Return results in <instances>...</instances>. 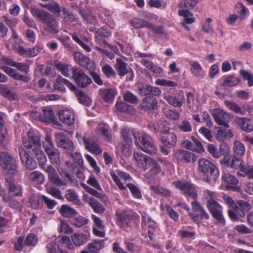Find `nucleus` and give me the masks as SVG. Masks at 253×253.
I'll return each instance as SVG.
<instances>
[{
    "mask_svg": "<svg viewBox=\"0 0 253 253\" xmlns=\"http://www.w3.org/2000/svg\"><path fill=\"white\" fill-rule=\"evenodd\" d=\"M133 159L135 166L139 170L145 171L150 169L147 174L150 176H156L162 171L161 166L155 159L139 151H134Z\"/></svg>",
    "mask_w": 253,
    "mask_h": 253,
    "instance_id": "1",
    "label": "nucleus"
},
{
    "mask_svg": "<svg viewBox=\"0 0 253 253\" xmlns=\"http://www.w3.org/2000/svg\"><path fill=\"white\" fill-rule=\"evenodd\" d=\"M30 12L32 16L46 26V30L54 34L59 32L58 22L49 12L37 7H32Z\"/></svg>",
    "mask_w": 253,
    "mask_h": 253,
    "instance_id": "2",
    "label": "nucleus"
},
{
    "mask_svg": "<svg viewBox=\"0 0 253 253\" xmlns=\"http://www.w3.org/2000/svg\"><path fill=\"white\" fill-rule=\"evenodd\" d=\"M133 136L135 144L142 151L151 155L157 153L158 149L156 144L147 133L134 132Z\"/></svg>",
    "mask_w": 253,
    "mask_h": 253,
    "instance_id": "3",
    "label": "nucleus"
},
{
    "mask_svg": "<svg viewBox=\"0 0 253 253\" xmlns=\"http://www.w3.org/2000/svg\"><path fill=\"white\" fill-rule=\"evenodd\" d=\"M198 170L203 174L205 181L208 183L215 181L219 176V171L216 167L205 158L199 160Z\"/></svg>",
    "mask_w": 253,
    "mask_h": 253,
    "instance_id": "4",
    "label": "nucleus"
},
{
    "mask_svg": "<svg viewBox=\"0 0 253 253\" xmlns=\"http://www.w3.org/2000/svg\"><path fill=\"white\" fill-rule=\"evenodd\" d=\"M42 145L51 164L60 165L62 160L61 153L59 150L54 146L50 136L46 135L45 142H43Z\"/></svg>",
    "mask_w": 253,
    "mask_h": 253,
    "instance_id": "5",
    "label": "nucleus"
},
{
    "mask_svg": "<svg viewBox=\"0 0 253 253\" xmlns=\"http://www.w3.org/2000/svg\"><path fill=\"white\" fill-rule=\"evenodd\" d=\"M116 223L121 228L126 229L139 219V216L136 213L126 211H118L115 214Z\"/></svg>",
    "mask_w": 253,
    "mask_h": 253,
    "instance_id": "6",
    "label": "nucleus"
},
{
    "mask_svg": "<svg viewBox=\"0 0 253 253\" xmlns=\"http://www.w3.org/2000/svg\"><path fill=\"white\" fill-rule=\"evenodd\" d=\"M191 206L193 212L189 211L188 215L195 223L199 224L202 220L209 218V214L198 202L193 201Z\"/></svg>",
    "mask_w": 253,
    "mask_h": 253,
    "instance_id": "7",
    "label": "nucleus"
},
{
    "mask_svg": "<svg viewBox=\"0 0 253 253\" xmlns=\"http://www.w3.org/2000/svg\"><path fill=\"white\" fill-rule=\"evenodd\" d=\"M70 70L72 74V78L79 87L85 88L92 83L91 79L81 69L77 67H73Z\"/></svg>",
    "mask_w": 253,
    "mask_h": 253,
    "instance_id": "8",
    "label": "nucleus"
},
{
    "mask_svg": "<svg viewBox=\"0 0 253 253\" xmlns=\"http://www.w3.org/2000/svg\"><path fill=\"white\" fill-rule=\"evenodd\" d=\"M55 140L58 147L64 149L66 152L69 154L75 150L74 144L63 132H58L55 134Z\"/></svg>",
    "mask_w": 253,
    "mask_h": 253,
    "instance_id": "9",
    "label": "nucleus"
},
{
    "mask_svg": "<svg viewBox=\"0 0 253 253\" xmlns=\"http://www.w3.org/2000/svg\"><path fill=\"white\" fill-rule=\"evenodd\" d=\"M23 144L26 149L30 150L31 153L38 148L41 147L39 136L31 131L28 132L27 137L23 138Z\"/></svg>",
    "mask_w": 253,
    "mask_h": 253,
    "instance_id": "10",
    "label": "nucleus"
},
{
    "mask_svg": "<svg viewBox=\"0 0 253 253\" xmlns=\"http://www.w3.org/2000/svg\"><path fill=\"white\" fill-rule=\"evenodd\" d=\"M207 207L212 217L216 220L217 224L221 226L225 225V221L222 214V208L217 202L215 201L211 203Z\"/></svg>",
    "mask_w": 253,
    "mask_h": 253,
    "instance_id": "11",
    "label": "nucleus"
},
{
    "mask_svg": "<svg viewBox=\"0 0 253 253\" xmlns=\"http://www.w3.org/2000/svg\"><path fill=\"white\" fill-rule=\"evenodd\" d=\"M0 166L2 169L7 170L9 174H14L17 172L16 161L8 153H3Z\"/></svg>",
    "mask_w": 253,
    "mask_h": 253,
    "instance_id": "12",
    "label": "nucleus"
},
{
    "mask_svg": "<svg viewBox=\"0 0 253 253\" xmlns=\"http://www.w3.org/2000/svg\"><path fill=\"white\" fill-rule=\"evenodd\" d=\"M173 185L177 188L183 192L185 195L195 199L197 197V194L195 188L188 182L176 181L173 182Z\"/></svg>",
    "mask_w": 253,
    "mask_h": 253,
    "instance_id": "13",
    "label": "nucleus"
},
{
    "mask_svg": "<svg viewBox=\"0 0 253 253\" xmlns=\"http://www.w3.org/2000/svg\"><path fill=\"white\" fill-rule=\"evenodd\" d=\"M48 174V178L50 182L55 185L65 184V183L60 180V177L58 175L55 169L51 166H46V164L40 167Z\"/></svg>",
    "mask_w": 253,
    "mask_h": 253,
    "instance_id": "14",
    "label": "nucleus"
},
{
    "mask_svg": "<svg viewBox=\"0 0 253 253\" xmlns=\"http://www.w3.org/2000/svg\"><path fill=\"white\" fill-rule=\"evenodd\" d=\"M19 155L21 161L26 169L32 170L37 167L36 161L24 149H21L19 150Z\"/></svg>",
    "mask_w": 253,
    "mask_h": 253,
    "instance_id": "15",
    "label": "nucleus"
},
{
    "mask_svg": "<svg viewBox=\"0 0 253 253\" xmlns=\"http://www.w3.org/2000/svg\"><path fill=\"white\" fill-rule=\"evenodd\" d=\"M212 116L215 122L220 126L229 128L228 124L229 118V115L224 111L220 109H216L214 110Z\"/></svg>",
    "mask_w": 253,
    "mask_h": 253,
    "instance_id": "16",
    "label": "nucleus"
},
{
    "mask_svg": "<svg viewBox=\"0 0 253 253\" xmlns=\"http://www.w3.org/2000/svg\"><path fill=\"white\" fill-rule=\"evenodd\" d=\"M74 58L75 62L82 67L88 70L93 68V63L85 55L79 52H75L74 54Z\"/></svg>",
    "mask_w": 253,
    "mask_h": 253,
    "instance_id": "17",
    "label": "nucleus"
},
{
    "mask_svg": "<svg viewBox=\"0 0 253 253\" xmlns=\"http://www.w3.org/2000/svg\"><path fill=\"white\" fill-rule=\"evenodd\" d=\"M141 109L145 111H150L158 108V101L156 98L148 96L144 98L139 105Z\"/></svg>",
    "mask_w": 253,
    "mask_h": 253,
    "instance_id": "18",
    "label": "nucleus"
},
{
    "mask_svg": "<svg viewBox=\"0 0 253 253\" xmlns=\"http://www.w3.org/2000/svg\"><path fill=\"white\" fill-rule=\"evenodd\" d=\"M222 179L226 184V188L235 192H239L240 188L237 186L238 179L230 173H224L222 176Z\"/></svg>",
    "mask_w": 253,
    "mask_h": 253,
    "instance_id": "19",
    "label": "nucleus"
},
{
    "mask_svg": "<svg viewBox=\"0 0 253 253\" xmlns=\"http://www.w3.org/2000/svg\"><path fill=\"white\" fill-rule=\"evenodd\" d=\"M40 5L42 7L46 9L58 16H60L61 12L65 10V7L61 6L53 0H51L48 3H40Z\"/></svg>",
    "mask_w": 253,
    "mask_h": 253,
    "instance_id": "20",
    "label": "nucleus"
},
{
    "mask_svg": "<svg viewBox=\"0 0 253 253\" xmlns=\"http://www.w3.org/2000/svg\"><path fill=\"white\" fill-rule=\"evenodd\" d=\"M160 140L163 144L169 148L174 147L177 142V136L169 131L167 133L160 135Z\"/></svg>",
    "mask_w": 253,
    "mask_h": 253,
    "instance_id": "21",
    "label": "nucleus"
},
{
    "mask_svg": "<svg viewBox=\"0 0 253 253\" xmlns=\"http://www.w3.org/2000/svg\"><path fill=\"white\" fill-rule=\"evenodd\" d=\"M59 120L67 126H72L75 123V115L69 110H62L59 112Z\"/></svg>",
    "mask_w": 253,
    "mask_h": 253,
    "instance_id": "22",
    "label": "nucleus"
},
{
    "mask_svg": "<svg viewBox=\"0 0 253 253\" xmlns=\"http://www.w3.org/2000/svg\"><path fill=\"white\" fill-rule=\"evenodd\" d=\"M83 199L93 209V211L98 213H102L105 211L104 206L97 200L89 197L85 194L83 196Z\"/></svg>",
    "mask_w": 253,
    "mask_h": 253,
    "instance_id": "23",
    "label": "nucleus"
},
{
    "mask_svg": "<svg viewBox=\"0 0 253 253\" xmlns=\"http://www.w3.org/2000/svg\"><path fill=\"white\" fill-rule=\"evenodd\" d=\"M97 134H100L105 141L111 142L112 141V135L109 126L107 124H100L96 128Z\"/></svg>",
    "mask_w": 253,
    "mask_h": 253,
    "instance_id": "24",
    "label": "nucleus"
},
{
    "mask_svg": "<svg viewBox=\"0 0 253 253\" xmlns=\"http://www.w3.org/2000/svg\"><path fill=\"white\" fill-rule=\"evenodd\" d=\"M65 85L71 90H75L76 88V86L67 80L62 78L61 76L58 77L54 84V86L55 88L61 91H65Z\"/></svg>",
    "mask_w": 253,
    "mask_h": 253,
    "instance_id": "25",
    "label": "nucleus"
},
{
    "mask_svg": "<svg viewBox=\"0 0 253 253\" xmlns=\"http://www.w3.org/2000/svg\"><path fill=\"white\" fill-rule=\"evenodd\" d=\"M83 141L84 144L85 149L89 152L96 155H99L101 153L102 150L100 147L92 139L87 138L84 135Z\"/></svg>",
    "mask_w": 253,
    "mask_h": 253,
    "instance_id": "26",
    "label": "nucleus"
},
{
    "mask_svg": "<svg viewBox=\"0 0 253 253\" xmlns=\"http://www.w3.org/2000/svg\"><path fill=\"white\" fill-rule=\"evenodd\" d=\"M236 123L242 129L246 132L253 131V121L245 117H237Z\"/></svg>",
    "mask_w": 253,
    "mask_h": 253,
    "instance_id": "27",
    "label": "nucleus"
},
{
    "mask_svg": "<svg viewBox=\"0 0 253 253\" xmlns=\"http://www.w3.org/2000/svg\"><path fill=\"white\" fill-rule=\"evenodd\" d=\"M177 160L181 162L189 163L195 161V156L194 154L187 151L179 150L175 154Z\"/></svg>",
    "mask_w": 253,
    "mask_h": 253,
    "instance_id": "28",
    "label": "nucleus"
},
{
    "mask_svg": "<svg viewBox=\"0 0 253 253\" xmlns=\"http://www.w3.org/2000/svg\"><path fill=\"white\" fill-rule=\"evenodd\" d=\"M164 98L168 103L174 107H180L185 100L184 95L183 93L179 94L177 97L175 96H165Z\"/></svg>",
    "mask_w": 253,
    "mask_h": 253,
    "instance_id": "29",
    "label": "nucleus"
},
{
    "mask_svg": "<svg viewBox=\"0 0 253 253\" xmlns=\"http://www.w3.org/2000/svg\"><path fill=\"white\" fill-rule=\"evenodd\" d=\"M115 68L118 72V75L120 76H123L127 74L130 70V68L127 66V64L119 58L116 59Z\"/></svg>",
    "mask_w": 253,
    "mask_h": 253,
    "instance_id": "30",
    "label": "nucleus"
},
{
    "mask_svg": "<svg viewBox=\"0 0 253 253\" xmlns=\"http://www.w3.org/2000/svg\"><path fill=\"white\" fill-rule=\"evenodd\" d=\"M71 239L75 246L80 247L87 242L88 237L83 233H75L71 236Z\"/></svg>",
    "mask_w": 253,
    "mask_h": 253,
    "instance_id": "31",
    "label": "nucleus"
},
{
    "mask_svg": "<svg viewBox=\"0 0 253 253\" xmlns=\"http://www.w3.org/2000/svg\"><path fill=\"white\" fill-rule=\"evenodd\" d=\"M189 64L191 66L190 71L193 75L197 78H202L204 76L205 72L201 65L198 61H191Z\"/></svg>",
    "mask_w": 253,
    "mask_h": 253,
    "instance_id": "32",
    "label": "nucleus"
},
{
    "mask_svg": "<svg viewBox=\"0 0 253 253\" xmlns=\"http://www.w3.org/2000/svg\"><path fill=\"white\" fill-rule=\"evenodd\" d=\"M153 127L156 132H160L161 134L167 133L170 129L169 124L166 121H159Z\"/></svg>",
    "mask_w": 253,
    "mask_h": 253,
    "instance_id": "33",
    "label": "nucleus"
},
{
    "mask_svg": "<svg viewBox=\"0 0 253 253\" xmlns=\"http://www.w3.org/2000/svg\"><path fill=\"white\" fill-rule=\"evenodd\" d=\"M100 93L102 99L106 102L111 103L114 99L117 93L113 88L100 90Z\"/></svg>",
    "mask_w": 253,
    "mask_h": 253,
    "instance_id": "34",
    "label": "nucleus"
},
{
    "mask_svg": "<svg viewBox=\"0 0 253 253\" xmlns=\"http://www.w3.org/2000/svg\"><path fill=\"white\" fill-rule=\"evenodd\" d=\"M149 29L155 34L159 35L160 39L168 40L169 36L164 27L162 25L155 26L152 23L151 24Z\"/></svg>",
    "mask_w": 253,
    "mask_h": 253,
    "instance_id": "35",
    "label": "nucleus"
},
{
    "mask_svg": "<svg viewBox=\"0 0 253 253\" xmlns=\"http://www.w3.org/2000/svg\"><path fill=\"white\" fill-rule=\"evenodd\" d=\"M0 94L10 100H16L18 97L17 95L11 92L5 84H0Z\"/></svg>",
    "mask_w": 253,
    "mask_h": 253,
    "instance_id": "36",
    "label": "nucleus"
},
{
    "mask_svg": "<svg viewBox=\"0 0 253 253\" xmlns=\"http://www.w3.org/2000/svg\"><path fill=\"white\" fill-rule=\"evenodd\" d=\"M5 181L8 184L9 192L13 193L15 196H19L21 194L22 191L21 186L16 185L12 177L8 178V176L6 175Z\"/></svg>",
    "mask_w": 253,
    "mask_h": 253,
    "instance_id": "37",
    "label": "nucleus"
},
{
    "mask_svg": "<svg viewBox=\"0 0 253 253\" xmlns=\"http://www.w3.org/2000/svg\"><path fill=\"white\" fill-rule=\"evenodd\" d=\"M65 197L69 202H73L78 205L82 204V202L78 198V196L74 189H70L67 190L65 192Z\"/></svg>",
    "mask_w": 253,
    "mask_h": 253,
    "instance_id": "38",
    "label": "nucleus"
},
{
    "mask_svg": "<svg viewBox=\"0 0 253 253\" xmlns=\"http://www.w3.org/2000/svg\"><path fill=\"white\" fill-rule=\"evenodd\" d=\"M130 23L131 26L136 29H139L143 28H147L149 29L151 24V23L146 20L138 18H134L132 19L130 21Z\"/></svg>",
    "mask_w": 253,
    "mask_h": 253,
    "instance_id": "39",
    "label": "nucleus"
},
{
    "mask_svg": "<svg viewBox=\"0 0 253 253\" xmlns=\"http://www.w3.org/2000/svg\"><path fill=\"white\" fill-rule=\"evenodd\" d=\"M224 104L231 111L235 114L241 115H245V112L242 109V106H240L237 103L230 101H225Z\"/></svg>",
    "mask_w": 253,
    "mask_h": 253,
    "instance_id": "40",
    "label": "nucleus"
},
{
    "mask_svg": "<svg viewBox=\"0 0 253 253\" xmlns=\"http://www.w3.org/2000/svg\"><path fill=\"white\" fill-rule=\"evenodd\" d=\"M140 63L148 70H151L153 73L155 74H160L163 72L162 68L154 65L152 62L149 60L143 59L140 61Z\"/></svg>",
    "mask_w": 253,
    "mask_h": 253,
    "instance_id": "41",
    "label": "nucleus"
},
{
    "mask_svg": "<svg viewBox=\"0 0 253 253\" xmlns=\"http://www.w3.org/2000/svg\"><path fill=\"white\" fill-rule=\"evenodd\" d=\"M115 107L117 110L121 112L133 114L134 112L132 106L124 102H117Z\"/></svg>",
    "mask_w": 253,
    "mask_h": 253,
    "instance_id": "42",
    "label": "nucleus"
},
{
    "mask_svg": "<svg viewBox=\"0 0 253 253\" xmlns=\"http://www.w3.org/2000/svg\"><path fill=\"white\" fill-rule=\"evenodd\" d=\"M32 153L37 159L40 167L46 164L47 158L44 152L41 149V147L34 150Z\"/></svg>",
    "mask_w": 253,
    "mask_h": 253,
    "instance_id": "43",
    "label": "nucleus"
},
{
    "mask_svg": "<svg viewBox=\"0 0 253 253\" xmlns=\"http://www.w3.org/2000/svg\"><path fill=\"white\" fill-rule=\"evenodd\" d=\"M60 212L65 217H72L76 216L78 214L75 210L66 205H63L61 206Z\"/></svg>",
    "mask_w": 253,
    "mask_h": 253,
    "instance_id": "44",
    "label": "nucleus"
},
{
    "mask_svg": "<svg viewBox=\"0 0 253 253\" xmlns=\"http://www.w3.org/2000/svg\"><path fill=\"white\" fill-rule=\"evenodd\" d=\"M29 179L34 183L40 184L43 183L44 176L41 172L34 171L29 174Z\"/></svg>",
    "mask_w": 253,
    "mask_h": 253,
    "instance_id": "45",
    "label": "nucleus"
},
{
    "mask_svg": "<svg viewBox=\"0 0 253 253\" xmlns=\"http://www.w3.org/2000/svg\"><path fill=\"white\" fill-rule=\"evenodd\" d=\"M104 247V240H94L93 242L87 245V248L90 251L98 253Z\"/></svg>",
    "mask_w": 253,
    "mask_h": 253,
    "instance_id": "46",
    "label": "nucleus"
},
{
    "mask_svg": "<svg viewBox=\"0 0 253 253\" xmlns=\"http://www.w3.org/2000/svg\"><path fill=\"white\" fill-rule=\"evenodd\" d=\"M227 136L232 137L233 136V135L228 128L225 127L224 128L220 127L217 131L216 138L219 141L222 142L225 139Z\"/></svg>",
    "mask_w": 253,
    "mask_h": 253,
    "instance_id": "47",
    "label": "nucleus"
},
{
    "mask_svg": "<svg viewBox=\"0 0 253 253\" xmlns=\"http://www.w3.org/2000/svg\"><path fill=\"white\" fill-rule=\"evenodd\" d=\"M54 65L56 69L61 72V73L66 77H69L70 76L69 73V65L67 64L63 63L60 61H55Z\"/></svg>",
    "mask_w": 253,
    "mask_h": 253,
    "instance_id": "48",
    "label": "nucleus"
},
{
    "mask_svg": "<svg viewBox=\"0 0 253 253\" xmlns=\"http://www.w3.org/2000/svg\"><path fill=\"white\" fill-rule=\"evenodd\" d=\"M43 116L40 117V120L43 122H53L55 120V115L52 110L43 109Z\"/></svg>",
    "mask_w": 253,
    "mask_h": 253,
    "instance_id": "49",
    "label": "nucleus"
},
{
    "mask_svg": "<svg viewBox=\"0 0 253 253\" xmlns=\"http://www.w3.org/2000/svg\"><path fill=\"white\" fill-rule=\"evenodd\" d=\"M142 226L143 228H144V226L152 229H155L157 227L156 223L145 213L142 214Z\"/></svg>",
    "mask_w": 253,
    "mask_h": 253,
    "instance_id": "50",
    "label": "nucleus"
},
{
    "mask_svg": "<svg viewBox=\"0 0 253 253\" xmlns=\"http://www.w3.org/2000/svg\"><path fill=\"white\" fill-rule=\"evenodd\" d=\"M233 152L236 156L241 157L245 152V147L239 141H235L234 143Z\"/></svg>",
    "mask_w": 253,
    "mask_h": 253,
    "instance_id": "51",
    "label": "nucleus"
},
{
    "mask_svg": "<svg viewBox=\"0 0 253 253\" xmlns=\"http://www.w3.org/2000/svg\"><path fill=\"white\" fill-rule=\"evenodd\" d=\"M203 201L207 206L211 203L215 201V193L209 190L204 191L203 195Z\"/></svg>",
    "mask_w": 253,
    "mask_h": 253,
    "instance_id": "52",
    "label": "nucleus"
},
{
    "mask_svg": "<svg viewBox=\"0 0 253 253\" xmlns=\"http://www.w3.org/2000/svg\"><path fill=\"white\" fill-rule=\"evenodd\" d=\"M58 170L61 177H63V178H60V180L63 181L65 183V184L57 185V186L61 187L62 186H67L69 181L71 182L73 181L71 175L67 171V170H64L63 169H59Z\"/></svg>",
    "mask_w": 253,
    "mask_h": 253,
    "instance_id": "53",
    "label": "nucleus"
},
{
    "mask_svg": "<svg viewBox=\"0 0 253 253\" xmlns=\"http://www.w3.org/2000/svg\"><path fill=\"white\" fill-rule=\"evenodd\" d=\"M72 91L75 92L76 96L78 97V100L81 103L85 105H87L89 103V98L82 91L78 89L77 87L76 89L72 90Z\"/></svg>",
    "mask_w": 253,
    "mask_h": 253,
    "instance_id": "54",
    "label": "nucleus"
},
{
    "mask_svg": "<svg viewBox=\"0 0 253 253\" xmlns=\"http://www.w3.org/2000/svg\"><path fill=\"white\" fill-rule=\"evenodd\" d=\"M150 189L154 193L161 196H170L171 192L169 190L161 186H151Z\"/></svg>",
    "mask_w": 253,
    "mask_h": 253,
    "instance_id": "55",
    "label": "nucleus"
},
{
    "mask_svg": "<svg viewBox=\"0 0 253 253\" xmlns=\"http://www.w3.org/2000/svg\"><path fill=\"white\" fill-rule=\"evenodd\" d=\"M239 81L240 80L237 78L233 76H228L224 78L222 85L228 87L236 86L238 84Z\"/></svg>",
    "mask_w": 253,
    "mask_h": 253,
    "instance_id": "56",
    "label": "nucleus"
},
{
    "mask_svg": "<svg viewBox=\"0 0 253 253\" xmlns=\"http://www.w3.org/2000/svg\"><path fill=\"white\" fill-rule=\"evenodd\" d=\"M244 164V162L242 159L238 158L236 156H234L232 158L230 167L235 169H240L242 171V168L243 167H246Z\"/></svg>",
    "mask_w": 253,
    "mask_h": 253,
    "instance_id": "57",
    "label": "nucleus"
},
{
    "mask_svg": "<svg viewBox=\"0 0 253 253\" xmlns=\"http://www.w3.org/2000/svg\"><path fill=\"white\" fill-rule=\"evenodd\" d=\"M63 14L64 20L69 23H75L78 20V18L76 16L73 14L72 12H69L65 7V10L62 11Z\"/></svg>",
    "mask_w": 253,
    "mask_h": 253,
    "instance_id": "58",
    "label": "nucleus"
},
{
    "mask_svg": "<svg viewBox=\"0 0 253 253\" xmlns=\"http://www.w3.org/2000/svg\"><path fill=\"white\" fill-rule=\"evenodd\" d=\"M164 114L167 118L173 121H178L180 117V113L175 110H166Z\"/></svg>",
    "mask_w": 253,
    "mask_h": 253,
    "instance_id": "59",
    "label": "nucleus"
},
{
    "mask_svg": "<svg viewBox=\"0 0 253 253\" xmlns=\"http://www.w3.org/2000/svg\"><path fill=\"white\" fill-rule=\"evenodd\" d=\"M123 97L126 102L131 104H137L139 101L138 98L129 91H126Z\"/></svg>",
    "mask_w": 253,
    "mask_h": 253,
    "instance_id": "60",
    "label": "nucleus"
},
{
    "mask_svg": "<svg viewBox=\"0 0 253 253\" xmlns=\"http://www.w3.org/2000/svg\"><path fill=\"white\" fill-rule=\"evenodd\" d=\"M3 200L8 204V206L12 209H18L21 207L20 204L18 201L10 196L4 197L3 198Z\"/></svg>",
    "mask_w": 253,
    "mask_h": 253,
    "instance_id": "61",
    "label": "nucleus"
},
{
    "mask_svg": "<svg viewBox=\"0 0 253 253\" xmlns=\"http://www.w3.org/2000/svg\"><path fill=\"white\" fill-rule=\"evenodd\" d=\"M126 187L130 190L133 197L136 199H140L142 195L140 189L133 183L126 184Z\"/></svg>",
    "mask_w": 253,
    "mask_h": 253,
    "instance_id": "62",
    "label": "nucleus"
},
{
    "mask_svg": "<svg viewBox=\"0 0 253 253\" xmlns=\"http://www.w3.org/2000/svg\"><path fill=\"white\" fill-rule=\"evenodd\" d=\"M29 202L31 207L34 209H37L41 207L39 197L37 195H32L29 198Z\"/></svg>",
    "mask_w": 253,
    "mask_h": 253,
    "instance_id": "63",
    "label": "nucleus"
},
{
    "mask_svg": "<svg viewBox=\"0 0 253 253\" xmlns=\"http://www.w3.org/2000/svg\"><path fill=\"white\" fill-rule=\"evenodd\" d=\"M240 74L244 80L248 81V85L249 86H253V75L252 73H249L245 70H241Z\"/></svg>",
    "mask_w": 253,
    "mask_h": 253,
    "instance_id": "64",
    "label": "nucleus"
}]
</instances>
